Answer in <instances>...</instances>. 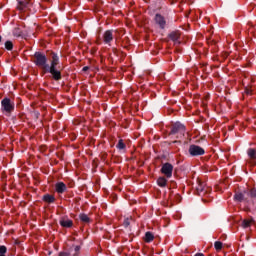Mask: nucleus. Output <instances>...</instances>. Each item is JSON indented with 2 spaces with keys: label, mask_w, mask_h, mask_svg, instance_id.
Instances as JSON below:
<instances>
[{
  "label": "nucleus",
  "mask_w": 256,
  "mask_h": 256,
  "mask_svg": "<svg viewBox=\"0 0 256 256\" xmlns=\"http://www.w3.org/2000/svg\"><path fill=\"white\" fill-rule=\"evenodd\" d=\"M88 69H89V66H84V67L82 68V71L85 73V72H87Z\"/></svg>",
  "instance_id": "c756f323"
},
{
  "label": "nucleus",
  "mask_w": 256,
  "mask_h": 256,
  "mask_svg": "<svg viewBox=\"0 0 256 256\" xmlns=\"http://www.w3.org/2000/svg\"><path fill=\"white\" fill-rule=\"evenodd\" d=\"M74 251L75 253H79V251H81V246H75Z\"/></svg>",
  "instance_id": "cd10ccee"
},
{
  "label": "nucleus",
  "mask_w": 256,
  "mask_h": 256,
  "mask_svg": "<svg viewBox=\"0 0 256 256\" xmlns=\"http://www.w3.org/2000/svg\"><path fill=\"white\" fill-rule=\"evenodd\" d=\"M180 34L179 32H171L169 34V38L171 39V41H174L175 43H179V39H180Z\"/></svg>",
  "instance_id": "4468645a"
},
{
  "label": "nucleus",
  "mask_w": 256,
  "mask_h": 256,
  "mask_svg": "<svg viewBox=\"0 0 256 256\" xmlns=\"http://www.w3.org/2000/svg\"><path fill=\"white\" fill-rule=\"evenodd\" d=\"M78 218L83 225H89V223H91V218H89V216L85 213H80Z\"/></svg>",
  "instance_id": "f8f14e48"
},
{
  "label": "nucleus",
  "mask_w": 256,
  "mask_h": 256,
  "mask_svg": "<svg viewBox=\"0 0 256 256\" xmlns=\"http://www.w3.org/2000/svg\"><path fill=\"white\" fill-rule=\"evenodd\" d=\"M251 223H255V220L253 218H250V219H244L242 221V227L244 229H247V227H251Z\"/></svg>",
  "instance_id": "dca6fc26"
},
{
  "label": "nucleus",
  "mask_w": 256,
  "mask_h": 256,
  "mask_svg": "<svg viewBox=\"0 0 256 256\" xmlns=\"http://www.w3.org/2000/svg\"><path fill=\"white\" fill-rule=\"evenodd\" d=\"M188 153L190 157H201L205 154V149L199 145L191 144Z\"/></svg>",
  "instance_id": "39448f33"
},
{
  "label": "nucleus",
  "mask_w": 256,
  "mask_h": 256,
  "mask_svg": "<svg viewBox=\"0 0 256 256\" xmlns=\"http://www.w3.org/2000/svg\"><path fill=\"white\" fill-rule=\"evenodd\" d=\"M194 256H205L203 253H196Z\"/></svg>",
  "instance_id": "2f4dec72"
},
{
  "label": "nucleus",
  "mask_w": 256,
  "mask_h": 256,
  "mask_svg": "<svg viewBox=\"0 0 256 256\" xmlns=\"http://www.w3.org/2000/svg\"><path fill=\"white\" fill-rule=\"evenodd\" d=\"M58 256H70L67 252H60Z\"/></svg>",
  "instance_id": "c85d7f7f"
},
{
  "label": "nucleus",
  "mask_w": 256,
  "mask_h": 256,
  "mask_svg": "<svg viewBox=\"0 0 256 256\" xmlns=\"http://www.w3.org/2000/svg\"><path fill=\"white\" fill-rule=\"evenodd\" d=\"M248 156L250 157V159H256V151H255V149L250 148L248 150Z\"/></svg>",
  "instance_id": "412c9836"
},
{
  "label": "nucleus",
  "mask_w": 256,
  "mask_h": 256,
  "mask_svg": "<svg viewBox=\"0 0 256 256\" xmlns=\"http://www.w3.org/2000/svg\"><path fill=\"white\" fill-rule=\"evenodd\" d=\"M13 33L15 37H21V30L19 28H16Z\"/></svg>",
  "instance_id": "393cba45"
},
{
  "label": "nucleus",
  "mask_w": 256,
  "mask_h": 256,
  "mask_svg": "<svg viewBox=\"0 0 256 256\" xmlns=\"http://www.w3.org/2000/svg\"><path fill=\"white\" fill-rule=\"evenodd\" d=\"M153 239H155V235H153L152 232L145 233V237H144L145 243H151L153 241Z\"/></svg>",
  "instance_id": "2eb2a0df"
},
{
  "label": "nucleus",
  "mask_w": 256,
  "mask_h": 256,
  "mask_svg": "<svg viewBox=\"0 0 256 256\" xmlns=\"http://www.w3.org/2000/svg\"><path fill=\"white\" fill-rule=\"evenodd\" d=\"M250 197H252L253 199L256 198V189L255 188L250 190Z\"/></svg>",
  "instance_id": "a878e982"
},
{
  "label": "nucleus",
  "mask_w": 256,
  "mask_h": 256,
  "mask_svg": "<svg viewBox=\"0 0 256 256\" xmlns=\"http://www.w3.org/2000/svg\"><path fill=\"white\" fill-rule=\"evenodd\" d=\"M116 149H119L120 151H123L125 149H127V145L125 144V142H123V139H120L116 145Z\"/></svg>",
  "instance_id": "6ab92c4d"
},
{
  "label": "nucleus",
  "mask_w": 256,
  "mask_h": 256,
  "mask_svg": "<svg viewBox=\"0 0 256 256\" xmlns=\"http://www.w3.org/2000/svg\"><path fill=\"white\" fill-rule=\"evenodd\" d=\"M245 92L247 93V95H251V90L250 89L246 88Z\"/></svg>",
  "instance_id": "7c9ffc66"
},
{
  "label": "nucleus",
  "mask_w": 256,
  "mask_h": 256,
  "mask_svg": "<svg viewBox=\"0 0 256 256\" xmlns=\"http://www.w3.org/2000/svg\"><path fill=\"white\" fill-rule=\"evenodd\" d=\"M234 200L241 203V202L245 201V195H243V193H241V192H236L234 195Z\"/></svg>",
  "instance_id": "f3484780"
},
{
  "label": "nucleus",
  "mask_w": 256,
  "mask_h": 256,
  "mask_svg": "<svg viewBox=\"0 0 256 256\" xmlns=\"http://www.w3.org/2000/svg\"><path fill=\"white\" fill-rule=\"evenodd\" d=\"M60 225L65 229H71V227H73V220L69 219L68 217H62L60 219Z\"/></svg>",
  "instance_id": "9d476101"
},
{
  "label": "nucleus",
  "mask_w": 256,
  "mask_h": 256,
  "mask_svg": "<svg viewBox=\"0 0 256 256\" xmlns=\"http://www.w3.org/2000/svg\"><path fill=\"white\" fill-rule=\"evenodd\" d=\"M196 192L200 197H205V195H209L211 193V187H208L205 182L198 179L196 184Z\"/></svg>",
  "instance_id": "20e7f679"
},
{
  "label": "nucleus",
  "mask_w": 256,
  "mask_h": 256,
  "mask_svg": "<svg viewBox=\"0 0 256 256\" xmlns=\"http://www.w3.org/2000/svg\"><path fill=\"white\" fill-rule=\"evenodd\" d=\"M5 49H7V51H13V42L8 40L5 42Z\"/></svg>",
  "instance_id": "aec40b11"
},
{
  "label": "nucleus",
  "mask_w": 256,
  "mask_h": 256,
  "mask_svg": "<svg viewBox=\"0 0 256 256\" xmlns=\"http://www.w3.org/2000/svg\"><path fill=\"white\" fill-rule=\"evenodd\" d=\"M173 143H181V141H177V140H175Z\"/></svg>",
  "instance_id": "473e14b6"
},
{
  "label": "nucleus",
  "mask_w": 256,
  "mask_h": 256,
  "mask_svg": "<svg viewBox=\"0 0 256 256\" xmlns=\"http://www.w3.org/2000/svg\"><path fill=\"white\" fill-rule=\"evenodd\" d=\"M170 199H173V192L170 193ZM174 199H175V201H177V203H181V195L180 194L174 195Z\"/></svg>",
  "instance_id": "5701e85b"
},
{
  "label": "nucleus",
  "mask_w": 256,
  "mask_h": 256,
  "mask_svg": "<svg viewBox=\"0 0 256 256\" xmlns=\"http://www.w3.org/2000/svg\"><path fill=\"white\" fill-rule=\"evenodd\" d=\"M157 185L159 187H167V179L165 177H159L157 179Z\"/></svg>",
  "instance_id": "a211bd4d"
},
{
  "label": "nucleus",
  "mask_w": 256,
  "mask_h": 256,
  "mask_svg": "<svg viewBox=\"0 0 256 256\" xmlns=\"http://www.w3.org/2000/svg\"><path fill=\"white\" fill-rule=\"evenodd\" d=\"M0 256H5V254H0Z\"/></svg>",
  "instance_id": "f704fd0d"
},
{
  "label": "nucleus",
  "mask_w": 256,
  "mask_h": 256,
  "mask_svg": "<svg viewBox=\"0 0 256 256\" xmlns=\"http://www.w3.org/2000/svg\"><path fill=\"white\" fill-rule=\"evenodd\" d=\"M214 247H215L216 251H221L223 249V243L221 241H216L214 243Z\"/></svg>",
  "instance_id": "4be33fe9"
},
{
  "label": "nucleus",
  "mask_w": 256,
  "mask_h": 256,
  "mask_svg": "<svg viewBox=\"0 0 256 256\" xmlns=\"http://www.w3.org/2000/svg\"><path fill=\"white\" fill-rule=\"evenodd\" d=\"M160 171L162 175L167 177V179H171V177H173V166L169 162L164 163Z\"/></svg>",
  "instance_id": "423d86ee"
},
{
  "label": "nucleus",
  "mask_w": 256,
  "mask_h": 256,
  "mask_svg": "<svg viewBox=\"0 0 256 256\" xmlns=\"http://www.w3.org/2000/svg\"><path fill=\"white\" fill-rule=\"evenodd\" d=\"M1 111L7 115H11L15 111V102L11 101L10 98L5 97L1 101Z\"/></svg>",
  "instance_id": "7ed1b4c3"
},
{
  "label": "nucleus",
  "mask_w": 256,
  "mask_h": 256,
  "mask_svg": "<svg viewBox=\"0 0 256 256\" xmlns=\"http://www.w3.org/2000/svg\"><path fill=\"white\" fill-rule=\"evenodd\" d=\"M31 7L30 0H18V9L19 11H27Z\"/></svg>",
  "instance_id": "1a4fd4ad"
},
{
  "label": "nucleus",
  "mask_w": 256,
  "mask_h": 256,
  "mask_svg": "<svg viewBox=\"0 0 256 256\" xmlns=\"http://www.w3.org/2000/svg\"><path fill=\"white\" fill-rule=\"evenodd\" d=\"M154 21L159 29H165V27H167V20H165V17L159 13L155 15Z\"/></svg>",
  "instance_id": "0eeeda50"
},
{
  "label": "nucleus",
  "mask_w": 256,
  "mask_h": 256,
  "mask_svg": "<svg viewBox=\"0 0 256 256\" xmlns=\"http://www.w3.org/2000/svg\"><path fill=\"white\" fill-rule=\"evenodd\" d=\"M114 31L113 30H106L102 36L103 42L105 45H111L114 36H113Z\"/></svg>",
  "instance_id": "6e6552de"
},
{
  "label": "nucleus",
  "mask_w": 256,
  "mask_h": 256,
  "mask_svg": "<svg viewBox=\"0 0 256 256\" xmlns=\"http://www.w3.org/2000/svg\"><path fill=\"white\" fill-rule=\"evenodd\" d=\"M124 227L127 228L129 225H131V222L129 221V218H126L123 223Z\"/></svg>",
  "instance_id": "bb28decb"
},
{
  "label": "nucleus",
  "mask_w": 256,
  "mask_h": 256,
  "mask_svg": "<svg viewBox=\"0 0 256 256\" xmlns=\"http://www.w3.org/2000/svg\"><path fill=\"white\" fill-rule=\"evenodd\" d=\"M42 201H44V203H54L56 201L55 196L51 195V194H45L42 197Z\"/></svg>",
  "instance_id": "ddd939ff"
},
{
  "label": "nucleus",
  "mask_w": 256,
  "mask_h": 256,
  "mask_svg": "<svg viewBox=\"0 0 256 256\" xmlns=\"http://www.w3.org/2000/svg\"><path fill=\"white\" fill-rule=\"evenodd\" d=\"M1 41H3V37L2 36H0V43H1Z\"/></svg>",
  "instance_id": "72a5a7b5"
},
{
  "label": "nucleus",
  "mask_w": 256,
  "mask_h": 256,
  "mask_svg": "<svg viewBox=\"0 0 256 256\" xmlns=\"http://www.w3.org/2000/svg\"><path fill=\"white\" fill-rule=\"evenodd\" d=\"M186 131L187 128H185V125H183L181 122H176L172 125L169 135H177L176 139H183Z\"/></svg>",
  "instance_id": "f03ea898"
},
{
  "label": "nucleus",
  "mask_w": 256,
  "mask_h": 256,
  "mask_svg": "<svg viewBox=\"0 0 256 256\" xmlns=\"http://www.w3.org/2000/svg\"><path fill=\"white\" fill-rule=\"evenodd\" d=\"M7 253V247L5 245H0V255H5Z\"/></svg>",
  "instance_id": "b1692460"
},
{
  "label": "nucleus",
  "mask_w": 256,
  "mask_h": 256,
  "mask_svg": "<svg viewBox=\"0 0 256 256\" xmlns=\"http://www.w3.org/2000/svg\"><path fill=\"white\" fill-rule=\"evenodd\" d=\"M55 190L56 193H58L59 195H63V193L67 191V185L64 184L63 182H58L55 184Z\"/></svg>",
  "instance_id": "9b49d317"
},
{
  "label": "nucleus",
  "mask_w": 256,
  "mask_h": 256,
  "mask_svg": "<svg viewBox=\"0 0 256 256\" xmlns=\"http://www.w3.org/2000/svg\"><path fill=\"white\" fill-rule=\"evenodd\" d=\"M51 61L50 64L48 63L47 56L43 52H35L33 55V63L36 65V67H39V69H42V73H49L51 79L53 81H61L63 79V74L61 71V66H59L60 60L59 55L55 52H51Z\"/></svg>",
  "instance_id": "f257e3e1"
}]
</instances>
